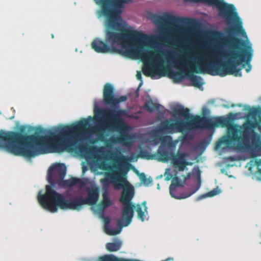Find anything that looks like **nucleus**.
<instances>
[{
  "label": "nucleus",
  "instance_id": "f257e3e1",
  "mask_svg": "<svg viewBox=\"0 0 261 261\" xmlns=\"http://www.w3.org/2000/svg\"><path fill=\"white\" fill-rule=\"evenodd\" d=\"M51 142L58 151L74 150V124L63 126L45 136L27 135L0 130V148L14 155L31 159L46 153V142Z\"/></svg>",
  "mask_w": 261,
  "mask_h": 261
},
{
  "label": "nucleus",
  "instance_id": "f03ea898",
  "mask_svg": "<svg viewBox=\"0 0 261 261\" xmlns=\"http://www.w3.org/2000/svg\"><path fill=\"white\" fill-rule=\"evenodd\" d=\"M203 54L190 56L188 54L179 61H173L167 58L168 62L173 63L176 68L187 67L185 72L187 73L192 85L200 88L202 86L201 77L193 74L194 73H207L212 75H218L221 77L227 75H239L240 70L237 66L240 64L243 58L232 48L220 51L219 46L214 47L212 53L204 52Z\"/></svg>",
  "mask_w": 261,
  "mask_h": 261
},
{
  "label": "nucleus",
  "instance_id": "7ed1b4c3",
  "mask_svg": "<svg viewBox=\"0 0 261 261\" xmlns=\"http://www.w3.org/2000/svg\"><path fill=\"white\" fill-rule=\"evenodd\" d=\"M127 98L125 95L115 97L113 86L111 84L107 83L103 90V100L106 105L110 106V108L102 109L95 105V115L105 118L106 124L105 126L102 124L95 126L93 128L94 132L99 137L102 136L106 130L119 133L118 136H112L108 140V146L117 143L127 145L132 141V136L124 132L126 125L122 118L127 117L128 112L119 108V103L126 101Z\"/></svg>",
  "mask_w": 261,
  "mask_h": 261
},
{
  "label": "nucleus",
  "instance_id": "20e7f679",
  "mask_svg": "<svg viewBox=\"0 0 261 261\" xmlns=\"http://www.w3.org/2000/svg\"><path fill=\"white\" fill-rule=\"evenodd\" d=\"M127 165L129 164L119 163L114 167L117 170L116 172L107 174V177L112 180V183L115 189L119 190L121 188L123 190L120 198V201L123 205L122 211V220L117 221L118 228L114 229L109 227L107 225L110 222V219L105 220V230L107 234L110 236L118 234L121 231L123 227L128 226L132 221L134 216V209L136 208L135 204L131 202L134 196V188L127 180L126 175L128 171ZM144 212L142 211V205L137 204L136 211L138 214V218L142 221H144L147 207L146 201L142 202Z\"/></svg>",
  "mask_w": 261,
  "mask_h": 261
},
{
  "label": "nucleus",
  "instance_id": "39448f33",
  "mask_svg": "<svg viewBox=\"0 0 261 261\" xmlns=\"http://www.w3.org/2000/svg\"><path fill=\"white\" fill-rule=\"evenodd\" d=\"M173 115L175 116H182L186 119L190 118L189 121L167 119L162 122L159 127L160 132H166L170 134L182 133L198 128L211 129L220 125L227 126L229 120L226 118H210L193 116L190 115V110L184 108L181 105H178L172 108Z\"/></svg>",
  "mask_w": 261,
  "mask_h": 261
},
{
  "label": "nucleus",
  "instance_id": "423d86ee",
  "mask_svg": "<svg viewBox=\"0 0 261 261\" xmlns=\"http://www.w3.org/2000/svg\"><path fill=\"white\" fill-rule=\"evenodd\" d=\"M98 197L97 188H93L88 190L86 198L79 196L67 199L64 195L58 193L50 186L47 185L45 193L41 194L39 192L37 198L39 203L43 208L51 213H55L57 212L58 207L62 210L80 211L85 204H95Z\"/></svg>",
  "mask_w": 261,
  "mask_h": 261
},
{
  "label": "nucleus",
  "instance_id": "0eeeda50",
  "mask_svg": "<svg viewBox=\"0 0 261 261\" xmlns=\"http://www.w3.org/2000/svg\"><path fill=\"white\" fill-rule=\"evenodd\" d=\"M148 39L147 34L125 28L122 24H114L112 28L107 24L105 42L96 38L92 42L91 47L96 53L105 54L114 49L116 44L123 46L128 43L145 42Z\"/></svg>",
  "mask_w": 261,
  "mask_h": 261
},
{
  "label": "nucleus",
  "instance_id": "6e6552de",
  "mask_svg": "<svg viewBox=\"0 0 261 261\" xmlns=\"http://www.w3.org/2000/svg\"><path fill=\"white\" fill-rule=\"evenodd\" d=\"M222 144L236 150L254 152L261 149V139L255 132L250 136L246 126L232 125L228 128L227 135L216 143L215 148L219 149Z\"/></svg>",
  "mask_w": 261,
  "mask_h": 261
},
{
  "label": "nucleus",
  "instance_id": "1a4fd4ad",
  "mask_svg": "<svg viewBox=\"0 0 261 261\" xmlns=\"http://www.w3.org/2000/svg\"><path fill=\"white\" fill-rule=\"evenodd\" d=\"M148 39L146 42L133 43L137 45V47L127 50V53L142 60H148L149 61H154V64L150 63L143 68V73L146 76H153L157 74L163 76L165 75V72L169 71L171 77L177 81H180L182 78L181 73L175 72L164 66V61L163 58L164 51L160 48H156L154 51H148L146 53L143 51L141 44L149 42L150 37L148 36Z\"/></svg>",
  "mask_w": 261,
  "mask_h": 261
},
{
  "label": "nucleus",
  "instance_id": "9d476101",
  "mask_svg": "<svg viewBox=\"0 0 261 261\" xmlns=\"http://www.w3.org/2000/svg\"><path fill=\"white\" fill-rule=\"evenodd\" d=\"M66 174V167L64 164L59 163L54 165L48 170V181L51 185L57 184L63 188H70L76 185L82 188L85 185V182L82 179L76 177L64 180Z\"/></svg>",
  "mask_w": 261,
  "mask_h": 261
},
{
  "label": "nucleus",
  "instance_id": "9b49d317",
  "mask_svg": "<svg viewBox=\"0 0 261 261\" xmlns=\"http://www.w3.org/2000/svg\"><path fill=\"white\" fill-rule=\"evenodd\" d=\"M157 153L162 161L167 162L171 160L173 167L179 171H184L187 166L192 164L187 161L188 154L185 152H178L176 154H172L170 156L167 151L160 147L158 149Z\"/></svg>",
  "mask_w": 261,
  "mask_h": 261
},
{
  "label": "nucleus",
  "instance_id": "f8f14e48",
  "mask_svg": "<svg viewBox=\"0 0 261 261\" xmlns=\"http://www.w3.org/2000/svg\"><path fill=\"white\" fill-rule=\"evenodd\" d=\"M240 39L238 38H233L232 43L230 44L229 47L225 50H228L230 48L235 50V51L240 55V56L243 58V61L237 66V68L240 70L239 75L236 76H241V70L244 68L246 65H248L247 68L246 70L249 72L251 68V66L250 63L252 60L253 56V50L251 45H245L244 47L240 48L236 45V44L240 41Z\"/></svg>",
  "mask_w": 261,
  "mask_h": 261
},
{
  "label": "nucleus",
  "instance_id": "ddd939ff",
  "mask_svg": "<svg viewBox=\"0 0 261 261\" xmlns=\"http://www.w3.org/2000/svg\"><path fill=\"white\" fill-rule=\"evenodd\" d=\"M183 186V184L181 183L178 177H174L169 187V191L171 197L177 199H185L190 197L194 193H195L197 191H198V190L199 189L200 187V179L199 178L197 186L189 193H179L177 191L176 188L182 187Z\"/></svg>",
  "mask_w": 261,
  "mask_h": 261
},
{
  "label": "nucleus",
  "instance_id": "4468645a",
  "mask_svg": "<svg viewBox=\"0 0 261 261\" xmlns=\"http://www.w3.org/2000/svg\"><path fill=\"white\" fill-rule=\"evenodd\" d=\"M153 21L159 25H165L168 24L175 23L183 21V18H178L168 14L164 16L153 15L152 17Z\"/></svg>",
  "mask_w": 261,
  "mask_h": 261
},
{
  "label": "nucleus",
  "instance_id": "2eb2a0df",
  "mask_svg": "<svg viewBox=\"0 0 261 261\" xmlns=\"http://www.w3.org/2000/svg\"><path fill=\"white\" fill-rule=\"evenodd\" d=\"M102 199L97 206L99 211L103 212L105 210L112 204V202L109 196V192L106 190L102 194Z\"/></svg>",
  "mask_w": 261,
  "mask_h": 261
},
{
  "label": "nucleus",
  "instance_id": "dca6fc26",
  "mask_svg": "<svg viewBox=\"0 0 261 261\" xmlns=\"http://www.w3.org/2000/svg\"><path fill=\"white\" fill-rule=\"evenodd\" d=\"M122 245V242L118 240L114 242L107 243L106 247L109 251L115 252L120 250Z\"/></svg>",
  "mask_w": 261,
  "mask_h": 261
},
{
  "label": "nucleus",
  "instance_id": "f3484780",
  "mask_svg": "<svg viewBox=\"0 0 261 261\" xmlns=\"http://www.w3.org/2000/svg\"><path fill=\"white\" fill-rule=\"evenodd\" d=\"M161 107V105L153 102L151 99L148 100L144 105L145 108L150 113L159 110Z\"/></svg>",
  "mask_w": 261,
  "mask_h": 261
},
{
  "label": "nucleus",
  "instance_id": "a211bd4d",
  "mask_svg": "<svg viewBox=\"0 0 261 261\" xmlns=\"http://www.w3.org/2000/svg\"><path fill=\"white\" fill-rule=\"evenodd\" d=\"M160 141L161 142V146L159 148L162 147L163 149H164V147L166 146H168L169 147H171L173 145L172 139L171 136H161L159 138Z\"/></svg>",
  "mask_w": 261,
  "mask_h": 261
},
{
  "label": "nucleus",
  "instance_id": "6ab92c4d",
  "mask_svg": "<svg viewBox=\"0 0 261 261\" xmlns=\"http://www.w3.org/2000/svg\"><path fill=\"white\" fill-rule=\"evenodd\" d=\"M139 178L141 182L146 186H149L152 182V178L150 177L147 178L146 175L144 173L140 174Z\"/></svg>",
  "mask_w": 261,
  "mask_h": 261
},
{
  "label": "nucleus",
  "instance_id": "aec40b11",
  "mask_svg": "<svg viewBox=\"0 0 261 261\" xmlns=\"http://www.w3.org/2000/svg\"><path fill=\"white\" fill-rule=\"evenodd\" d=\"M220 192V190L218 188H215L210 192L206 193L205 194L201 195L199 199H201L203 198H205L207 197H213L217 195Z\"/></svg>",
  "mask_w": 261,
  "mask_h": 261
},
{
  "label": "nucleus",
  "instance_id": "412c9836",
  "mask_svg": "<svg viewBox=\"0 0 261 261\" xmlns=\"http://www.w3.org/2000/svg\"><path fill=\"white\" fill-rule=\"evenodd\" d=\"M91 149V147L87 146L85 145L80 146L79 147V150L82 153H85Z\"/></svg>",
  "mask_w": 261,
  "mask_h": 261
},
{
  "label": "nucleus",
  "instance_id": "4be33fe9",
  "mask_svg": "<svg viewBox=\"0 0 261 261\" xmlns=\"http://www.w3.org/2000/svg\"><path fill=\"white\" fill-rule=\"evenodd\" d=\"M136 77H137V80H138L141 82V83H140V84H139V87H140L142 84V74L140 71H137V74H136Z\"/></svg>",
  "mask_w": 261,
  "mask_h": 261
},
{
  "label": "nucleus",
  "instance_id": "5701e85b",
  "mask_svg": "<svg viewBox=\"0 0 261 261\" xmlns=\"http://www.w3.org/2000/svg\"><path fill=\"white\" fill-rule=\"evenodd\" d=\"M107 165L105 163H101L99 165V168L102 170H107Z\"/></svg>",
  "mask_w": 261,
  "mask_h": 261
},
{
  "label": "nucleus",
  "instance_id": "b1692460",
  "mask_svg": "<svg viewBox=\"0 0 261 261\" xmlns=\"http://www.w3.org/2000/svg\"><path fill=\"white\" fill-rule=\"evenodd\" d=\"M255 165H256L258 168L259 166H261V159L255 160Z\"/></svg>",
  "mask_w": 261,
  "mask_h": 261
},
{
  "label": "nucleus",
  "instance_id": "393cba45",
  "mask_svg": "<svg viewBox=\"0 0 261 261\" xmlns=\"http://www.w3.org/2000/svg\"><path fill=\"white\" fill-rule=\"evenodd\" d=\"M190 177H191V173H188L187 174V176L185 178V179H187L190 178Z\"/></svg>",
  "mask_w": 261,
  "mask_h": 261
},
{
  "label": "nucleus",
  "instance_id": "a878e982",
  "mask_svg": "<svg viewBox=\"0 0 261 261\" xmlns=\"http://www.w3.org/2000/svg\"><path fill=\"white\" fill-rule=\"evenodd\" d=\"M187 137V134H185L182 137V140H185Z\"/></svg>",
  "mask_w": 261,
  "mask_h": 261
},
{
  "label": "nucleus",
  "instance_id": "bb28decb",
  "mask_svg": "<svg viewBox=\"0 0 261 261\" xmlns=\"http://www.w3.org/2000/svg\"><path fill=\"white\" fill-rule=\"evenodd\" d=\"M258 172L259 173H261V169L258 168Z\"/></svg>",
  "mask_w": 261,
  "mask_h": 261
}]
</instances>
